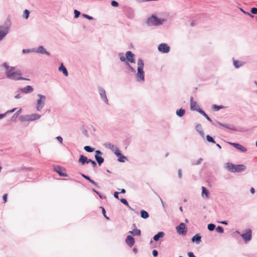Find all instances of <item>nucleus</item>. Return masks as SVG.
<instances>
[{
	"label": "nucleus",
	"mask_w": 257,
	"mask_h": 257,
	"mask_svg": "<svg viewBox=\"0 0 257 257\" xmlns=\"http://www.w3.org/2000/svg\"><path fill=\"white\" fill-rule=\"evenodd\" d=\"M3 67L6 69V74L7 77L13 80H29V79L24 78L21 76L22 73L21 71L16 67L9 66L7 63L3 64Z\"/></svg>",
	"instance_id": "nucleus-1"
},
{
	"label": "nucleus",
	"mask_w": 257,
	"mask_h": 257,
	"mask_svg": "<svg viewBox=\"0 0 257 257\" xmlns=\"http://www.w3.org/2000/svg\"><path fill=\"white\" fill-rule=\"evenodd\" d=\"M144 63L143 60L142 59H139L138 61V73L136 75L138 81L144 80Z\"/></svg>",
	"instance_id": "nucleus-2"
},
{
	"label": "nucleus",
	"mask_w": 257,
	"mask_h": 257,
	"mask_svg": "<svg viewBox=\"0 0 257 257\" xmlns=\"http://www.w3.org/2000/svg\"><path fill=\"white\" fill-rule=\"evenodd\" d=\"M107 147L115 154V155L119 157L118 161L120 162H124L126 160L125 156L122 155L119 149L114 145L108 144Z\"/></svg>",
	"instance_id": "nucleus-3"
},
{
	"label": "nucleus",
	"mask_w": 257,
	"mask_h": 257,
	"mask_svg": "<svg viewBox=\"0 0 257 257\" xmlns=\"http://www.w3.org/2000/svg\"><path fill=\"white\" fill-rule=\"evenodd\" d=\"M134 54L130 51L126 52L125 57L122 55L119 54V59L120 61L124 62L127 59L131 63H135Z\"/></svg>",
	"instance_id": "nucleus-4"
},
{
	"label": "nucleus",
	"mask_w": 257,
	"mask_h": 257,
	"mask_svg": "<svg viewBox=\"0 0 257 257\" xmlns=\"http://www.w3.org/2000/svg\"><path fill=\"white\" fill-rule=\"evenodd\" d=\"M163 20L161 21L155 16H152L147 21V23L150 26H157L162 24Z\"/></svg>",
	"instance_id": "nucleus-5"
},
{
	"label": "nucleus",
	"mask_w": 257,
	"mask_h": 257,
	"mask_svg": "<svg viewBox=\"0 0 257 257\" xmlns=\"http://www.w3.org/2000/svg\"><path fill=\"white\" fill-rule=\"evenodd\" d=\"M38 96L39 98L37 100L36 108L38 111H40L44 105L45 96L41 94H38Z\"/></svg>",
	"instance_id": "nucleus-6"
},
{
	"label": "nucleus",
	"mask_w": 257,
	"mask_h": 257,
	"mask_svg": "<svg viewBox=\"0 0 257 257\" xmlns=\"http://www.w3.org/2000/svg\"><path fill=\"white\" fill-rule=\"evenodd\" d=\"M244 241L246 242L251 239V230L249 228L246 229L245 232L241 234Z\"/></svg>",
	"instance_id": "nucleus-7"
},
{
	"label": "nucleus",
	"mask_w": 257,
	"mask_h": 257,
	"mask_svg": "<svg viewBox=\"0 0 257 257\" xmlns=\"http://www.w3.org/2000/svg\"><path fill=\"white\" fill-rule=\"evenodd\" d=\"M177 232L180 234H185L187 232L185 224L184 223H181L179 225L176 227Z\"/></svg>",
	"instance_id": "nucleus-8"
},
{
	"label": "nucleus",
	"mask_w": 257,
	"mask_h": 257,
	"mask_svg": "<svg viewBox=\"0 0 257 257\" xmlns=\"http://www.w3.org/2000/svg\"><path fill=\"white\" fill-rule=\"evenodd\" d=\"M9 32V27L7 26H0V41L3 39Z\"/></svg>",
	"instance_id": "nucleus-9"
},
{
	"label": "nucleus",
	"mask_w": 257,
	"mask_h": 257,
	"mask_svg": "<svg viewBox=\"0 0 257 257\" xmlns=\"http://www.w3.org/2000/svg\"><path fill=\"white\" fill-rule=\"evenodd\" d=\"M190 108L192 110H196L199 112L200 110H202L200 108L199 105L196 101L193 100V97H191L190 98Z\"/></svg>",
	"instance_id": "nucleus-10"
},
{
	"label": "nucleus",
	"mask_w": 257,
	"mask_h": 257,
	"mask_svg": "<svg viewBox=\"0 0 257 257\" xmlns=\"http://www.w3.org/2000/svg\"><path fill=\"white\" fill-rule=\"evenodd\" d=\"M170 47L166 44L162 43L158 46V50L163 53H168L170 51Z\"/></svg>",
	"instance_id": "nucleus-11"
},
{
	"label": "nucleus",
	"mask_w": 257,
	"mask_h": 257,
	"mask_svg": "<svg viewBox=\"0 0 257 257\" xmlns=\"http://www.w3.org/2000/svg\"><path fill=\"white\" fill-rule=\"evenodd\" d=\"M95 159L97 161L99 166H100L101 165V164L104 162V159L101 156H99L102 155V153L100 151L97 150L95 151Z\"/></svg>",
	"instance_id": "nucleus-12"
},
{
	"label": "nucleus",
	"mask_w": 257,
	"mask_h": 257,
	"mask_svg": "<svg viewBox=\"0 0 257 257\" xmlns=\"http://www.w3.org/2000/svg\"><path fill=\"white\" fill-rule=\"evenodd\" d=\"M229 144L231 146H233L236 149L242 152H245L247 151V149L244 147L242 146V145L239 144L234 143H229Z\"/></svg>",
	"instance_id": "nucleus-13"
},
{
	"label": "nucleus",
	"mask_w": 257,
	"mask_h": 257,
	"mask_svg": "<svg viewBox=\"0 0 257 257\" xmlns=\"http://www.w3.org/2000/svg\"><path fill=\"white\" fill-rule=\"evenodd\" d=\"M126 243L130 246V247H132L134 245L135 243V239L134 238L131 236V235H127L126 237V238L125 239Z\"/></svg>",
	"instance_id": "nucleus-14"
},
{
	"label": "nucleus",
	"mask_w": 257,
	"mask_h": 257,
	"mask_svg": "<svg viewBox=\"0 0 257 257\" xmlns=\"http://www.w3.org/2000/svg\"><path fill=\"white\" fill-rule=\"evenodd\" d=\"M246 167L243 165H234V172H240L245 171Z\"/></svg>",
	"instance_id": "nucleus-15"
},
{
	"label": "nucleus",
	"mask_w": 257,
	"mask_h": 257,
	"mask_svg": "<svg viewBox=\"0 0 257 257\" xmlns=\"http://www.w3.org/2000/svg\"><path fill=\"white\" fill-rule=\"evenodd\" d=\"M88 160L89 159L83 155H80L78 162L81 165H83L85 163H88Z\"/></svg>",
	"instance_id": "nucleus-16"
},
{
	"label": "nucleus",
	"mask_w": 257,
	"mask_h": 257,
	"mask_svg": "<svg viewBox=\"0 0 257 257\" xmlns=\"http://www.w3.org/2000/svg\"><path fill=\"white\" fill-rule=\"evenodd\" d=\"M22 91L25 93H28L33 91V88L31 86H27L21 89Z\"/></svg>",
	"instance_id": "nucleus-17"
},
{
	"label": "nucleus",
	"mask_w": 257,
	"mask_h": 257,
	"mask_svg": "<svg viewBox=\"0 0 257 257\" xmlns=\"http://www.w3.org/2000/svg\"><path fill=\"white\" fill-rule=\"evenodd\" d=\"M201 237L199 234L195 235L192 238V241L193 242H195L196 243L198 244L201 241Z\"/></svg>",
	"instance_id": "nucleus-18"
},
{
	"label": "nucleus",
	"mask_w": 257,
	"mask_h": 257,
	"mask_svg": "<svg viewBox=\"0 0 257 257\" xmlns=\"http://www.w3.org/2000/svg\"><path fill=\"white\" fill-rule=\"evenodd\" d=\"M99 94L101 96L102 99L104 100L105 102L107 101V99L106 98V96L105 94V91L104 89H99Z\"/></svg>",
	"instance_id": "nucleus-19"
},
{
	"label": "nucleus",
	"mask_w": 257,
	"mask_h": 257,
	"mask_svg": "<svg viewBox=\"0 0 257 257\" xmlns=\"http://www.w3.org/2000/svg\"><path fill=\"white\" fill-rule=\"evenodd\" d=\"M55 171L59 174V175L60 176H64V177L67 176V174L64 172V171L60 167H58L57 169H56Z\"/></svg>",
	"instance_id": "nucleus-20"
},
{
	"label": "nucleus",
	"mask_w": 257,
	"mask_h": 257,
	"mask_svg": "<svg viewBox=\"0 0 257 257\" xmlns=\"http://www.w3.org/2000/svg\"><path fill=\"white\" fill-rule=\"evenodd\" d=\"M234 165L232 163H227L226 164V168L230 171L234 172Z\"/></svg>",
	"instance_id": "nucleus-21"
},
{
	"label": "nucleus",
	"mask_w": 257,
	"mask_h": 257,
	"mask_svg": "<svg viewBox=\"0 0 257 257\" xmlns=\"http://www.w3.org/2000/svg\"><path fill=\"white\" fill-rule=\"evenodd\" d=\"M59 71H62L65 76H67L68 75V72L66 68L63 66V64L59 68Z\"/></svg>",
	"instance_id": "nucleus-22"
},
{
	"label": "nucleus",
	"mask_w": 257,
	"mask_h": 257,
	"mask_svg": "<svg viewBox=\"0 0 257 257\" xmlns=\"http://www.w3.org/2000/svg\"><path fill=\"white\" fill-rule=\"evenodd\" d=\"M41 117V115L38 114H33L29 116V119L31 120H35L39 119Z\"/></svg>",
	"instance_id": "nucleus-23"
},
{
	"label": "nucleus",
	"mask_w": 257,
	"mask_h": 257,
	"mask_svg": "<svg viewBox=\"0 0 257 257\" xmlns=\"http://www.w3.org/2000/svg\"><path fill=\"white\" fill-rule=\"evenodd\" d=\"M201 189H202V196H204V195H205L206 198H208V190L204 186H202L201 187Z\"/></svg>",
	"instance_id": "nucleus-24"
},
{
	"label": "nucleus",
	"mask_w": 257,
	"mask_h": 257,
	"mask_svg": "<svg viewBox=\"0 0 257 257\" xmlns=\"http://www.w3.org/2000/svg\"><path fill=\"white\" fill-rule=\"evenodd\" d=\"M164 234L163 232H160L154 236V239L155 241H158L160 238L163 237Z\"/></svg>",
	"instance_id": "nucleus-25"
},
{
	"label": "nucleus",
	"mask_w": 257,
	"mask_h": 257,
	"mask_svg": "<svg viewBox=\"0 0 257 257\" xmlns=\"http://www.w3.org/2000/svg\"><path fill=\"white\" fill-rule=\"evenodd\" d=\"M141 216L143 218L146 219L149 217V213L144 210L141 211Z\"/></svg>",
	"instance_id": "nucleus-26"
},
{
	"label": "nucleus",
	"mask_w": 257,
	"mask_h": 257,
	"mask_svg": "<svg viewBox=\"0 0 257 257\" xmlns=\"http://www.w3.org/2000/svg\"><path fill=\"white\" fill-rule=\"evenodd\" d=\"M141 230L138 229H134L133 231H130V233L133 234L134 235L139 236L141 235Z\"/></svg>",
	"instance_id": "nucleus-27"
},
{
	"label": "nucleus",
	"mask_w": 257,
	"mask_h": 257,
	"mask_svg": "<svg viewBox=\"0 0 257 257\" xmlns=\"http://www.w3.org/2000/svg\"><path fill=\"white\" fill-rule=\"evenodd\" d=\"M195 129L201 135H203L204 134V133L203 132V130H202V127H201V125L200 124H197L196 125Z\"/></svg>",
	"instance_id": "nucleus-28"
},
{
	"label": "nucleus",
	"mask_w": 257,
	"mask_h": 257,
	"mask_svg": "<svg viewBox=\"0 0 257 257\" xmlns=\"http://www.w3.org/2000/svg\"><path fill=\"white\" fill-rule=\"evenodd\" d=\"M185 109H179V110H177V111H176V114L179 116H182L184 115L185 114Z\"/></svg>",
	"instance_id": "nucleus-29"
},
{
	"label": "nucleus",
	"mask_w": 257,
	"mask_h": 257,
	"mask_svg": "<svg viewBox=\"0 0 257 257\" xmlns=\"http://www.w3.org/2000/svg\"><path fill=\"white\" fill-rule=\"evenodd\" d=\"M233 65L235 68H239L240 66L242 65V63L237 60H233Z\"/></svg>",
	"instance_id": "nucleus-30"
},
{
	"label": "nucleus",
	"mask_w": 257,
	"mask_h": 257,
	"mask_svg": "<svg viewBox=\"0 0 257 257\" xmlns=\"http://www.w3.org/2000/svg\"><path fill=\"white\" fill-rule=\"evenodd\" d=\"M199 113L203 115L208 120L211 122V119L206 114V113L202 110L199 111Z\"/></svg>",
	"instance_id": "nucleus-31"
},
{
	"label": "nucleus",
	"mask_w": 257,
	"mask_h": 257,
	"mask_svg": "<svg viewBox=\"0 0 257 257\" xmlns=\"http://www.w3.org/2000/svg\"><path fill=\"white\" fill-rule=\"evenodd\" d=\"M38 52L42 53V54H48V53L46 52V50L42 47L40 46L38 48Z\"/></svg>",
	"instance_id": "nucleus-32"
},
{
	"label": "nucleus",
	"mask_w": 257,
	"mask_h": 257,
	"mask_svg": "<svg viewBox=\"0 0 257 257\" xmlns=\"http://www.w3.org/2000/svg\"><path fill=\"white\" fill-rule=\"evenodd\" d=\"M84 149L87 152H92L94 151V148L88 146H85Z\"/></svg>",
	"instance_id": "nucleus-33"
},
{
	"label": "nucleus",
	"mask_w": 257,
	"mask_h": 257,
	"mask_svg": "<svg viewBox=\"0 0 257 257\" xmlns=\"http://www.w3.org/2000/svg\"><path fill=\"white\" fill-rule=\"evenodd\" d=\"M29 11L28 10H25L24 12L23 16L25 18L27 19L29 18Z\"/></svg>",
	"instance_id": "nucleus-34"
},
{
	"label": "nucleus",
	"mask_w": 257,
	"mask_h": 257,
	"mask_svg": "<svg viewBox=\"0 0 257 257\" xmlns=\"http://www.w3.org/2000/svg\"><path fill=\"white\" fill-rule=\"evenodd\" d=\"M215 225L213 224H209L208 225V229L210 231H212L214 229Z\"/></svg>",
	"instance_id": "nucleus-35"
},
{
	"label": "nucleus",
	"mask_w": 257,
	"mask_h": 257,
	"mask_svg": "<svg viewBox=\"0 0 257 257\" xmlns=\"http://www.w3.org/2000/svg\"><path fill=\"white\" fill-rule=\"evenodd\" d=\"M120 200L123 204H124V205L130 208H131V207L129 206L128 203L125 199L121 198L120 199Z\"/></svg>",
	"instance_id": "nucleus-36"
},
{
	"label": "nucleus",
	"mask_w": 257,
	"mask_h": 257,
	"mask_svg": "<svg viewBox=\"0 0 257 257\" xmlns=\"http://www.w3.org/2000/svg\"><path fill=\"white\" fill-rule=\"evenodd\" d=\"M206 139H207V141L209 142H211V143H215V142L214 141V140L213 139V138L211 136H210L209 135H207Z\"/></svg>",
	"instance_id": "nucleus-37"
},
{
	"label": "nucleus",
	"mask_w": 257,
	"mask_h": 257,
	"mask_svg": "<svg viewBox=\"0 0 257 257\" xmlns=\"http://www.w3.org/2000/svg\"><path fill=\"white\" fill-rule=\"evenodd\" d=\"M223 106H218L216 105H213L212 106V108L214 109V110L217 111L219 110L220 109L222 108Z\"/></svg>",
	"instance_id": "nucleus-38"
},
{
	"label": "nucleus",
	"mask_w": 257,
	"mask_h": 257,
	"mask_svg": "<svg viewBox=\"0 0 257 257\" xmlns=\"http://www.w3.org/2000/svg\"><path fill=\"white\" fill-rule=\"evenodd\" d=\"M216 231L219 233H223L224 230H223V228H222V227L218 226L216 228Z\"/></svg>",
	"instance_id": "nucleus-39"
},
{
	"label": "nucleus",
	"mask_w": 257,
	"mask_h": 257,
	"mask_svg": "<svg viewBox=\"0 0 257 257\" xmlns=\"http://www.w3.org/2000/svg\"><path fill=\"white\" fill-rule=\"evenodd\" d=\"M90 163L91 164L93 167H95L96 166V163L94 161L91 160V159L88 160V163Z\"/></svg>",
	"instance_id": "nucleus-40"
},
{
	"label": "nucleus",
	"mask_w": 257,
	"mask_h": 257,
	"mask_svg": "<svg viewBox=\"0 0 257 257\" xmlns=\"http://www.w3.org/2000/svg\"><path fill=\"white\" fill-rule=\"evenodd\" d=\"M74 17L76 18H78L80 14V13L76 10H74Z\"/></svg>",
	"instance_id": "nucleus-41"
},
{
	"label": "nucleus",
	"mask_w": 257,
	"mask_h": 257,
	"mask_svg": "<svg viewBox=\"0 0 257 257\" xmlns=\"http://www.w3.org/2000/svg\"><path fill=\"white\" fill-rule=\"evenodd\" d=\"M111 6H113V7H117L118 6V3L116 2V1H113L111 2Z\"/></svg>",
	"instance_id": "nucleus-42"
},
{
	"label": "nucleus",
	"mask_w": 257,
	"mask_h": 257,
	"mask_svg": "<svg viewBox=\"0 0 257 257\" xmlns=\"http://www.w3.org/2000/svg\"><path fill=\"white\" fill-rule=\"evenodd\" d=\"M251 13L253 14H257V8H253L251 9Z\"/></svg>",
	"instance_id": "nucleus-43"
},
{
	"label": "nucleus",
	"mask_w": 257,
	"mask_h": 257,
	"mask_svg": "<svg viewBox=\"0 0 257 257\" xmlns=\"http://www.w3.org/2000/svg\"><path fill=\"white\" fill-rule=\"evenodd\" d=\"M102 208V213H103V214L104 215V216L107 219H109V218L108 217L106 216L105 213H106V212H105V210L104 209V208L103 207H101Z\"/></svg>",
	"instance_id": "nucleus-44"
},
{
	"label": "nucleus",
	"mask_w": 257,
	"mask_h": 257,
	"mask_svg": "<svg viewBox=\"0 0 257 257\" xmlns=\"http://www.w3.org/2000/svg\"><path fill=\"white\" fill-rule=\"evenodd\" d=\"M83 16L84 18H87V19H88V20H92V19H93V18H92V17L89 16H88V15H86V14H83Z\"/></svg>",
	"instance_id": "nucleus-45"
},
{
	"label": "nucleus",
	"mask_w": 257,
	"mask_h": 257,
	"mask_svg": "<svg viewBox=\"0 0 257 257\" xmlns=\"http://www.w3.org/2000/svg\"><path fill=\"white\" fill-rule=\"evenodd\" d=\"M152 254L154 256H157L158 255V251L157 250H153L152 251Z\"/></svg>",
	"instance_id": "nucleus-46"
},
{
	"label": "nucleus",
	"mask_w": 257,
	"mask_h": 257,
	"mask_svg": "<svg viewBox=\"0 0 257 257\" xmlns=\"http://www.w3.org/2000/svg\"><path fill=\"white\" fill-rule=\"evenodd\" d=\"M3 200H4L5 203L7 201V194H5L3 196Z\"/></svg>",
	"instance_id": "nucleus-47"
},
{
	"label": "nucleus",
	"mask_w": 257,
	"mask_h": 257,
	"mask_svg": "<svg viewBox=\"0 0 257 257\" xmlns=\"http://www.w3.org/2000/svg\"><path fill=\"white\" fill-rule=\"evenodd\" d=\"M178 177L179 178H182V170H181V169H179L178 170Z\"/></svg>",
	"instance_id": "nucleus-48"
},
{
	"label": "nucleus",
	"mask_w": 257,
	"mask_h": 257,
	"mask_svg": "<svg viewBox=\"0 0 257 257\" xmlns=\"http://www.w3.org/2000/svg\"><path fill=\"white\" fill-rule=\"evenodd\" d=\"M188 256H189V257H196V256L194 255L193 253V252H189L188 253Z\"/></svg>",
	"instance_id": "nucleus-49"
},
{
	"label": "nucleus",
	"mask_w": 257,
	"mask_h": 257,
	"mask_svg": "<svg viewBox=\"0 0 257 257\" xmlns=\"http://www.w3.org/2000/svg\"><path fill=\"white\" fill-rule=\"evenodd\" d=\"M118 194H119V192H115L114 193V197L116 199H118Z\"/></svg>",
	"instance_id": "nucleus-50"
},
{
	"label": "nucleus",
	"mask_w": 257,
	"mask_h": 257,
	"mask_svg": "<svg viewBox=\"0 0 257 257\" xmlns=\"http://www.w3.org/2000/svg\"><path fill=\"white\" fill-rule=\"evenodd\" d=\"M82 176L83 178H84L85 179H86V180H87L88 181L89 180H90V179L89 177H88V176H86V175H84V174H82Z\"/></svg>",
	"instance_id": "nucleus-51"
},
{
	"label": "nucleus",
	"mask_w": 257,
	"mask_h": 257,
	"mask_svg": "<svg viewBox=\"0 0 257 257\" xmlns=\"http://www.w3.org/2000/svg\"><path fill=\"white\" fill-rule=\"evenodd\" d=\"M57 139L61 143H62L63 139L61 137H57Z\"/></svg>",
	"instance_id": "nucleus-52"
},
{
	"label": "nucleus",
	"mask_w": 257,
	"mask_h": 257,
	"mask_svg": "<svg viewBox=\"0 0 257 257\" xmlns=\"http://www.w3.org/2000/svg\"><path fill=\"white\" fill-rule=\"evenodd\" d=\"M91 183H92V184L94 185H96V183L93 181L92 180V179H90V180H88Z\"/></svg>",
	"instance_id": "nucleus-53"
},
{
	"label": "nucleus",
	"mask_w": 257,
	"mask_h": 257,
	"mask_svg": "<svg viewBox=\"0 0 257 257\" xmlns=\"http://www.w3.org/2000/svg\"><path fill=\"white\" fill-rule=\"evenodd\" d=\"M91 183H92V184L94 185H96V183L93 181L92 180V179H90V180H88Z\"/></svg>",
	"instance_id": "nucleus-54"
},
{
	"label": "nucleus",
	"mask_w": 257,
	"mask_h": 257,
	"mask_svg": "<svg viewBox=\"0 0 257 257\" xmlns=\"http://www.w3.org/2000/svg\"><path fill=\"white\" fill-rule=\"evenodd\" d=\"M127 65L128 66V67H130V68L131 69V70H132V71L135 72V69H134L133 68H132L131 65L128 63H127Z\"/></svg>",
	"instance_id": "nucleus-55"
},
{
	"label": "nucleus",
	"mask_w": 257,
	"mask_h": 257,
	"mask_svg": "<svg viewBox=\"0 0 257 257\" xmlns=\"http://www.w3.org/2000/svg\"><path fill=\"white\" fill-rule=\"evenodd\" d=\"M202 161V159L200 158L199 160H198V161H197L196 163H195V164L198 165L199 164H200L201 162Z\"/></svg>",
	"instance_id": "nucleus-56"
},
{
	"label": "nucleus",
	"mask_w": 257,
	"mask_h": 257,
	"mask_svg": "<svg viewBox=\"0 0 257 257\" xmlns=\"http://www.w3.org/2000/svg\"><path fill=\"white\" fill-rule=\"evenodd\" d=\"M119 190H120V193H125V190L124 189H118Z\"/></svg>",
	"instance_id": "nucleus-57"
},
{
	"label": "nucleus",
	"mask_w": 257,
	"mask_h": 257,
	"mask_svg": "<svg viewBox=\"0 0 257 257\" xmlns=\"http://www.w3.org/2000/svg\"><path fill=\"white\" fill-rule=\"evenodd\" d=\"M250 192H251V194H254V193L255 192L254 189L253 187H251L250 188Z\"/></svg>",
	"instance_id": "nucleus-58"
},
{
	"label": "nucleus",
	"mask_w": 257,
	"mask_h": 257,
	"mask_svg": "<svg viewBox=\"0 0 257 257\" xmlns=\"http://www.w3.org/2000/svg\"><path fill=\"white\" fill-rule=\"evenodd\" d=\"M6 114V113H4V114H0V119L3 118V117H4L5 116Z\"/></svg>",
	"instance_id": "nucleus-59"
},
{
	"label": "nucleus",
	"mask_w": 257,
	"mask_h": 257,
	"mask_svg": "<svg viewBox=\"0 0 257 257\" xmlns=\"http://www.w3.org/2000/svg\"><path fill=\"white\" fill-rule=\"evenodd\" d=\"M15 98L17 99L20 98H21V95L20 94H17L15 96Z\"/></svg>",
	"instance_id": "nucleus-60"
},
{
	"label": "nucleus",
	"mask_w": 257,
	"mask_h": 257,
	"mask_svg": "<svg viewBox=\"0 0 257 257\" xmlns=\"http://www.w3.org/2000/svg\"><path fill=\"white\" fill-rule=\"evenodd\" d=\"M16 108H14L10 111V112H13L15 110ZM7 112H9V111H8Z\"/></svg>",
	"instance_id": "nucleus-61"
},
{
	"label": "nucleus",
	"mask_w": 257,
	"mask_h": 257,
	"mask_svg": "<svg viewBox=\"0 0 257 257\" xmlns=\"http://www.w3.org/2000/svg\"><path fill=\"white\" fill-rule=\"evenodd\" d=\"M179 209L180 210V211H181V212H182V211H183V209H182V206H180V207Z\"/></svg>",
	"instance_id": "nucleus-62"
},
{
	"label": "nucleus",
	"mask_w": 257,
	"mask_h": 257,
	"mask_svg": "<svg viewBox=\"0 0 257 257\" xmlns=\"http://www.w3.org/2000/svg\"><path fill=\"white\" fill-rule=\"evenodd\" d=\"M221 223H222V224H227V222H226V221H224L222 222Z\"/></svg>",
	"instance_id": "nucleus-63"
},
{
	"label": "nucleus",
	"mask_w": 257,
	"mask_h": 257,
	"mask_svg": "<svg viewBox=\"0 0 257 257\" xmlns=\"http://www.w3.org/2000/svg\"><path fill=\"white\" fill-rule=\"evenodd\" d=\"M216 146H217L219 148L221 149V146H220L218 144H217L216 145Z\"/></svg>",
	"instance_id": "nucleus-64"
}]
</instances>
